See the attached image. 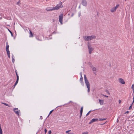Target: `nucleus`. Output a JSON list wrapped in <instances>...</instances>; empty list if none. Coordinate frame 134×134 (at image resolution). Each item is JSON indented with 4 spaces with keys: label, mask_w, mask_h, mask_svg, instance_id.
I'll use <instances>...</instances> for the list:
<instances>
[{
    "label": "nucleus",
    "mask_w": 134,
    "mask_h": 134,
    "mask_svg": "<svg viewBox=\"0 0 134 134\" xmlns=\"http://www.w3.org/2000/svg\"><path fill=\"white\" fill-rule=\"evenodd\" d=\"M20 1H19V2H18L17 3V4L19 5H20Z\"/></svg>",
    "instance_id": "obj_26"
},
{
    "label": "nucleus",
    "mask_w": 134,
    "mask_h": 134,
    "mask_svg": "<svg viewBox=\"0 0 134 134\" xmlns=\"http://www.w3.org/2000/svg\"><path fill=\"white\" fill-rule=\"evenodd\" d=\"M83 107H82L81 108L80 111V118H81V116H82V112H83Z\"/></svg>",
    "instance_id": "obj_12"
},
{
    "label": "nucleus",
    "mask_w": 134,
    "mask_h": 134,
    "mask_svg": "<svg viewBox=\"0 0 134 134\" xmlns=\"http://www.w3.org/2000/svg\"><path fill=\"white\" fill-rule=\"evenodd\" d=\"M119 81L122 84H124L125 83V82L124 80L122 78L119 79Z\"/></svg>",
    "instance_id": "obj_10"
},
{
    "label": "nucleus",
    "mask_w": 134,
    "mask_h": 134,
    "mask_svg": "<svg viewBox=\"0 0 134 134\" xmlns=\"http://www.w3.org/2000/svg\"><path fill=\"white\" fill-rule=\"evenodd\" d=\"M63 7L62 5V3L61 2H60L58 4H57L56 6L54 7L55 10H58L60 8H61Z\"/></svg>",
    "instance_id": "obj_3"
},
{
    "label": "nucleus",
    "mask_w": 134,
    "mask_h": 134,
    "mask_svg": "<svg viewBox=\"0 0 134 134\" xmlns=\"http://www.w3.org/2000/svg\"><path fill=\"white\" fill-rule=\"evenodd\" d=\"M80 81L81 83L83 82V77L82 76H81V77L80 79Z\"/></svg>",
    "instance_id": "obj_17"
},
{
    "label": "nucleus",
    "mask_w": 134,
    "mask_h": 134,
    "mask_svg": "<svg viewBox=\"0 0 134 134\" xmlns=\"http://www.w3.org/2000/svg\"><path fill=\"white\" fill-rule=\"evenodd\" d=\"M81 3L83 5L86 6L87 5V3L86 0H82Z\"/></svg>",
    "instance_id": "obj_8"
},
{
    "label": "nucleus",
    "mask_w": 134,
    "mask_h": 134,
    "mask_svg": "<svg viewBox=\"0 0 134 134\" xmlns=\"http://www.w3.org/2000/svg\"><path fill=\"white\" fill-rule=\"evenodd\" d=\"M10 33L11 34V35H13V34H12V33Z\"/></svg>",
    "instance_id": "obj_44"
},
{
    "label": "nucleus",
    "mask_w": 134,
    "mask_h": 134,
    "mask_svg": "<svg viewBox=\"0 0 134 134\" xmlns=\"http://www.w3.org/2000/svg\"><path fill=\"white\" fill-rule=\"evenodd\" d=\"M133 99V101L132 104H133V103H134V96Z\"/></svg>",
    "instance_id": "obj_39"
},
{
    "label": "nucleus",
    "mask_w": 134,
    "mask_h": 134,
    "mask_svg": "<svg viewBox=\"0 0 134 134\" xmlns=\"http://www.w3.org/2000/svg\"><path fill=\"white\" fill-rule=\"evenodd\" d=\"M1 103L2 104H4V105H5L6 106H8V107H11L10 106H9L8 104H7L6 103H3V102H2Z\"/></svg>",
    "instance_id": "obj_16"
},
{
    "label": "nucleus",
    "mask_w": 134,
    "mask_h": 134,
    "mask_svg": "<svg viewBox=\"0 0 134 134\" xmlns=\"http://www.w3.org/2000/svg\"><path fill=\"white\" fill-rule=\"evenodd\" d=\"M44 132L45 133H46L47 132V130H46V129H45L44 130Z\"/></svg>",
    "instance_id": "obj_34"
},
{
    "label": "nucleus",
    "mask_w": 134,
    "mask_h": 134,
    "mask_svg": "<svg viewBox=\"0 0 134 134\" xmlns=\"http://www.w3.org/2000/svg\"><path fill=\"white\" fill-rule=\"evenodd\" d=\"M12 59V62L13 63H14L15 62V59Z\"/></svg>",
    "instance_id": "obj_29"
},
{
    "label": "nucleus",
    "mask_w": 134,
    "mask_h": 134,
    "mask_svg": "<svg viewBox=\"0 0 134 134\" xmlns=\"http://www.w3.org/2000/svg\"><path fill=\"white\" fill-rule=\"evenodd\" d=\"M98 119H93L91 120L90 122H89V124H91L93 122L97 121H98Z\"/></svg>",
    "instance_id": "obj_11"
},
{
    "label": "nucleus",
    "mask_w": 134,
    "mask_h": 134,
    "mask_svg": "<svg viewBox=\"0 0 134 134\" xmlns=\"http://www.w3.org/2000/svg\"><path fill=\"white\" fill-rule=\"evenodd\" d=\"M15 72H16V76H17V78H19V76H18V74H17V73L16 72V71Z\"/></svg>",
    "instance_id": "obj_25"
},
{
    "label": "nucleus",
    "mask_w": 134,
    "mask_h": 134,
    "mask_svg": "<svg viewBox=\"0 0 134 134\" xmlns=\"http://www.w3.org/2000/svg\"><path fill=\"white\" fill-rule=\"evenodd\" d=\"M9 48L8 47H6V50H9Z\"/></svg>",
    "instance_id": "obj_30"
},
{
    "label": "nucleus",
    "mask_w": 134,
    "mask_h": 134,
    "mask_svg": "<svg viewBox=\"0 0 134 134\" xmlns=\"http://www.w3.org/2000/svg\"><path fill=\"white\" fill-rule=\"evenodd\" d=\"M13 111H14L15 113L17 114L18 116H19V113L20 112V111L19 110L18 108H14L13 109Z\"/></svg>",
    "instance_id": "obj_6"
},
{
    "label": "nucleus",
    "mask_w": 134,
    "mask_h": 134,
    "mask_svg": "<svg viewBox=\"0 0 134 134\" xmlns=\"http://www.w3.org/2000/svg\"><path fill=\"white\" fill-rule=\"evenodd\" d=\"M119 102L120 104L121 102V101L120 100H119Z\"/></svg>",
    "instance_id": "obj_37"
},
{
    "label": "nucleus",
    "mask_w": 134,
    "mask_h": 134,
    "mask_svg": "<svg viewBox=\"0 0 134 134\" xmlns=\"http://www.w3.org/2000/svg\"><path fill=\"white\" fill-rule=\"evenodd\" d=\"M80 75H81V76H82V72H81L80 74Z\"/></svg>",
    "instance_id": "obj_41"
},
{
    "label": "nucleus",
    "mask_w": 134,
    "mask_h": 134,
    "mask_svg": "<svg viewBox=\"0 0 134 134\" xmlns=\"http://www.w3.org/2000/svg\"><path fill=\"white\" fill-rule=\"evenodd\" d=\"M80 16V14L79 15V16Z\"/></svg>",
    "instance_id": "obj_46"
},
{
    "label": "nucleus",
    "mask_w": 134,
    "mask_h": 134,
    "mask_svg": "<svg viewBox=\"0 0 134 134\" xmlns=\"http://www.w3.org/2000/svg\"><path fill=\"white\" fill-rule=\"evenodd\" d=\"M41 118H42V116H41Z\"/></svg>",
    "instance_id": "obj_48"
},
{
    "label": "nucleus",
    "mask_w": 134,
    "mask_h": 134,
    "mask_svg": "<svg viewBox=\"0 0 134 134\" xmlns=\"http://www.w3.org/2000/svg\"><path fill=\"white\" fill-rule=\"evenodd\" d=\"M7 44L6 47L9 48V46L7 44H8L7 42Z\"/></svg>",
    "instance_id": "obj_32"
},
{
    "label": "nucleus",
    "mask_w": 134,
    "mask_h": 134,
    "mask_svg": "<svg viewBox=\"0 0 134 134\" xmlns=\"http://www.w3.org/2000/svg\"><path fill=\"white\" fill-rule=\"evenodd\" d=\"M90 111H89L86 115V116H87V115H88L89 114H90Z\"/></svg>",
    "instance_id": "obj_31"
},
{
    "label": "nucleus",
    "mask_w": 134,
    "mask_h": 134,
    "mask_svg": "<svg viewBox=\"0 0 134 134\" xmlns=\"http://www.w3.org/2000/svg\"><path fill=\"white\" fill-rule=\"evenodd\" d=\"M99 101L100 105H102L103 104V100L99 99Z\"/></svg>",
    "instance_id": "obj_13"
},
{
    "label": "nucleus",
    "mask_w": 134,
    "mask_h": 134,
    "mask_svg": "<svg viewBox=\"0 0 134 134\" xmlns=\"http://www.w3.org/2000/svg\"><path fill=\"white\" fill-rule=\"evenodd\" d=\"M6 51H7V55L10 54V51L9 50H6Z\"/></svg>",
    "instance_id": "obj_22"
},
{
    "label": "nucleus",
    "mask_w": 134,
    "mask_h": 134,
    "mask_svg": "<svg viewBox=\"0 0 134 134\" xmlns=\"http://www.w3.org/2000/svg\"><path fill=\"white\" fill-rule=\"evenodd\" d=\"M63 14H61L59 16V21L61 24H62L63 19Z\"/></svg>",
    "instance_id": "obj_5"
},
{
    "label": "nucleus",
    "mask_w": 134,
    "mask_h": 134,
    "mask_svg": "<svg viewBox=\"0 0 134 134\" xmlns=\"http://www.w3.org/2000/svg\"><path fill=\"white\" fill-rule=\"evenodd\" d=\"M134 84H133L132 85V86L131 87V88H132V90H133V92H134Z\"/></svg>",
    "instance_id": "obj_19"
},
{
    "label": "nucleus",
    "mask_w": 134,
    "mask_h": 134,
    "mask_svg": "<svg viewBox=\"0 0 134 134\" xmlns=\"http://www.w3.org/2000/svg\"><path fill=\"white\" fill-rule=\"evenodd\" d=\"M52 133V132L51 130H49L48 132V134H51Z\"/></svg>",
    "instance_id": "obj_27"
},
{
    "label": "nucleus",
    "mask_w": 134,
    "mask_h": 134,
    "mask_svg": "<svg viewBox=\"0 0 134 134\" xmlns=\"http://www.w3.org/2000/svg\"><path fill=\"white\" fill-rule=\"evenodd\" d=\"M132 108V106L131 105L129 108V109L130 110V109H131Z\"/></svg>",
    "instance_id": "obj_33"
},
{
    "label": "nucleus",
    "mask_w": 134,
    "mask_h": 134,
    "mask_svg": "<svg viewBox=\"0 0 134 134\" xmlns=\"http://www.w3.org/2000/svg\"><path fill=\"white\" fill-rule=\"evenodd\" d=\"M129 113L128 111H127L125 113V114L127 113L128 114Z\"/></svg>",
    "instance_id": "obj_38"
},
{
    "label": "nucleus",
    "mask_w": 134,
    "mask_h": 134,
    "mask_svg": "<svg viewBox=\"0 0 134 134\" xmlns=\"http://www.w3.org/2000/svg\"><path fill=\"white\" fill-rule=\"evenodd\" d=\"M92 70L93 71H95L96 70V68L94 67H93L92 68Z\"/></svg>",
    "instance_id": "obj_20"
},
{
    "label": "nucleus",
    "mask_w": 134,
    "mask_h": 134,
    "mask_svg": "<svg viewBox=\"0 0 134 134\" xmlns=\"http://www.w3.org/2000/svg\"><path fill=\"white\" fill-rule=\"evenodd\" d=\"M8 57H9V58H10V54H8Z\"/></svg>",
    "instance_id": "obj_42"
},
{
    "label": "nucleus",
    "mask_w": 134,
    "mask_h": 134,
    "mask_svg": "<svg viewBox=\"0 0 134 134\" xmlns=\"http://www.w3.org/2000/svg\"><path fill=\"white\" fill-rule=\"evenodd\" d=\"M19 79V78H17L16 81V82H15V84H14V87L15 86L17 85V84L18 83V82Z\"/></svg>",
    "instance_id": "obj_15"
},
{
    "label": "nucleus",
    "mask_w": 134,
    "mask_h": 134,
    "mask_svg": "<svg viewBox=\"0 0 134 134\" xmlns=\"http://www.w3.org/2000/svg\"><path fill=\"white\" fill-rule=\"evenodd\" d=\"M67 134H74L73 133H68Z\"/></svg>",
    "instance_id": "obj_40"
},
{
    "label": "nucleus",
    "mask_w": 134,
    "mask_h": 134,
    "mask_svg": "<svg viewBox=\"0 0 134 134\" xmlns=\"http://www.w3.org/2000/svg\"><path fill=\"white\" fill-rule=\"evenodd\" d=\"M119 5H118L112 8L110 10V12H113L116 11L117 8L119 6Z\"/></svg>",
    "instance_id": "obj_7"
},
{
    "label": "nucleus",
    "mask_w": 134,
    "mask_h": 134,
    "mask_svg": "<svg viewBox=\"0 0 134 134\" xmlns=\"http://www.w3.org/2000/svg\"><path fill=\"white\" fill-rule=\"evenodd\" d=\"M84 40L86 41H89L95 39L96 38L95 36L92 35L90 36H85L83 37Z\"/></svg>",
    "instance_id": "obj_2"
},
{
    "label": "nucleus",
    "mask_w": 134,
    "mask_h": 134,
    "mask_svg": "<svg viewBox=\"0 0 134 134\" xmlns=\"http://www.w3.org/2000/svg\"><path fill=\"white\" fill-rule=\"evenodd\" d=\"M10 33L11 34V35H13V34H12V33Z\"/></svg>",
    "instance_id": "obj_45"
},
{
    "label": "nucleus",
    "mask_w": 134,
    "mask_h": 134,
    "mask_svg": "<svg viewBox=\"0 0 134 134\" xmlns=\"http://www.w3.org/2000/svg\"><path fill=\"white\" fill-rule=\"evenodd\" d=\"M53 110H52L50 112V113L48 116V117L53 112Z\"/></svg>",
    "instance_id": "obj_21"
},
{
    "label": "nucleus",
    "mask_w": 134,
    "mask_h": 134,
    "mask_svg": "<svg viewBox=\"0 0 134 134\" xmlns=\"http://www.w3.org/2000/svg\"><path fill=\"white\" fill-rule=\"evenodd\" d=\"M88 132H83L82 133V134H88Z\"/></svg>",
    "instance_id": "obj_28"
},
{
    "label": "nucleus",
    "mask_w": 134,
    "mask_h": 134,
    "mask_svg": "<svg viewBox=\"0 0 134 134\" xmlns=\"http://www.w3.org/2000/svg\"><path fill=\"white\" fill-rule=\"evenodd\" d=\"M87 46L88 49L89 53L90 54H91L92 53V52L94 48L91 46V44L89 42L88 43Z\"/></svg>",
    "instance_id": "obj_4"
},
{
    "label": "nucleus",
    "mask_w": 134,
    "mask_h": 134,
    "mask_svg": "<svg viewBox=\"0 0 134 134\" xmlns=\"http://www.w3.org/2000/svg\"><path fill=\"white\" fill-rule=\"evenodd\" d=\"M71 131V130H69L68 131H66L65 132L66 133H69V132Z\"/></svg>",
    "instance_id": "obj_24"
},
{
    "label": "nucleus",
    "mask_w": 134,
    "mask_h": 134,
    "mask_svg": "<svg viewBox=\"0 0 134 134\" xmlns=\"http://www.w3.org/2000/svg\"><path fill=\"white\" fill-rule=\"evenodd\" d=\"M0 134H2V133H0Z\"/></svg>",
    "instance_id": "obj_47"
},
{
    "label": "nucleus",
    "mask_w": 134,
    "mask_h": 134,
    "mask_svg": "<svg viewBox=\"0 0 134 134\" xmlns=\"http://www.w3.org/2000/svg\"><path fill=\"white\" fill-rule=\"evenodd\" d=\"M8 30L9 32H10V33H12V32L9 30V29Z\"/></svg>",
    "instance_id": "obj_43"
},
{
    "label": "nucleus",
    "mask_w": 134,
    "mask_h": 134,
    "mask_svg": "<svg viewBox=\"0 0 134 134\" xmlns=\"http://www.w3.org/2000/svg\"><path fill=\"white\" fill-rule=\"evenodd\" d=\"M85 81L86 85V86L87 88H88V92H89L90 91V84L88 80L85 75H84Z\"/></svg>",
    "instance_id": "obj_1"
},
{
    "label": "nucleus",
    "mask_w": 134,
    "mask_h": 134,
    "mask_svg": "<svg viewBox=\"0 0 134 134\" xmlns=\"http://www.w3.org/2000/svg\"><path fill=\"white\" fill-rule=\"evenodd\" d=\"M2 133V130L1 129V125H0V133Z\"/></svg>",
    "instance_id": "obj_23"
},
{
    "label": "nucleus",
    "mask_w": 134,
    "mask_h": 134,
    "mask_svg": "<svg viewBox=\"0 0 134 134\" xmlns=\"http://www.w3.org/2000/svg\"><path fill=\"white\" fill-rule=\"evenodd\" d=\"M107 119L106 118H104V119H99V121H103V120H106Z\"/></svg>",
    "instance_id": "obj_18"
},
{
    "label": "nucleus",
    "mask_w": 134,
    "mask_h": 134,
    "mask_svg": "<svg viewBox=\"0 0 134 134\" xmlns=\"http://www.w3.org/2000/svg\"><path fill=\"white\" fill-rule=\"evenodd\" d=\"M41 118H42V116H41Z\"/></svg>",
    "instance_id": "obj_49"
},
{
    "label": "nucleus",
    "mask_w": 134,
    "mask_h": 134,
    "mask_svg": "<svg viewBox=\"0 0 134 134\" xmlns=\"http://www.w3.org/2000/svg\"><path fill=\"white\" fill-rule=\"evenodd\" d=\"M14 56L13 55H12V59H14Z\"/></svg>",
    "instance_id": "obj_36"
},
{
    "label": "nucleus",
    "mask_w": 134,
    "mask_h": 134,
    "mask_svg": "<svg viewBox=\"0 0 134 134\" xmlns=\"http://www.w3.org/2000/svg\"><path fill=\"white\" fill-rule=\"evenodd\" d=\"M30 35L29 36L30 37H33V34L32 33V32L31 30H30Z\"/></svg>",
    "instance_id": "obj_14"
},
{
    "label": "nucleus",
    "mask_w": 134,
    "mask_h": 134,
    "mask_svg": "<svg viewBox=\"0 0 134 134\" xmlns=\"http://www.w3.org/2000/svg\"><path fill=\"white\" fill-rule=\"evenodd\" d=\"M103 96H104V97H108V96H107L106 95H103Z\"/></svg>",
    "instance_id": "obj_35"
},
{
    "label": "nucleus",
    "mask_w": 134,
    "mask_h": 134,
    "mask_svg": "<svg viewBox=\"0 0 134 134\" xmlns=\"http://www.w3.org/2000/svg\"><path fill=\"white\" fill-rule=\"evenodd\" d=\"M46 10L47 11H52L55 10L54 8V7H47L46 8Z\"/></svg>",
    "instance_id": "obj_9"
}]
</instances>
